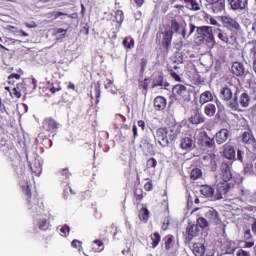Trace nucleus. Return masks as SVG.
<instances>
[{
  "label": "nucleus",
  "mask_w": 256,
  "mask_h": 256,
  "mask_svg": "<svg viewBox=\"0 0 256 256\" xmlns=\"http://www.w3.org/2000/svg\"><path fill=\"white\" fill-rule=\"evenodd\" d=\"M21 190L26 197V204L28 209L32 211V213L39 214L45 211V205H43V202L39 198V194L37 192L31 191L29 182H26V184L22 185Z\"/></svg>",
  "instance_id": "1"
},
{
  "label": "nucleus",
  "mask_w": 256,
  "mask_h": 256,
  "mask_svg": "<svg viewBox=\"0 0 256 256\" xmlns=\"http://www.w3.org/2000/svg\"><path fill=\"white\" fill-rule=\"evenodd\" d=\"M37 89V80L32 79L27 83H18L16 87L10 91L11 97L14 99H21V95H28V93H33Z\"/></svg>",
  "instance_id": "2"
},
{
  "label": "nucleus",
  "mask_w": 256,
  "mask_h": 256,
  "mask_svg": "<svg viewBox=\"0 0 256 256\" xmlns=\"http://www.w3.org/2000/svg\"><path fill=\"white\" fill-rule=\"evenodd\" d=\"M214 33L222 43L231 47L237 45V39H239V34H237V32L226 30L225 28H216L214 29Z\"/></svg>",
  "instance_id": "3"
},
{
  "label": "nucleus",
  "mask_w": 256,
  "mask_h": 256,
  "mask_svg": "<svg viewBox=\"0 0 256 256\" xmlns=\"http://www.w3.org/2000/svg\"><path fill=\"white\" fill-rule=\"evenodd\" d=\"M213 27L211 26H200L197 28V35L206 43L215 45V36L213 35Z\"/></svg>",
  "instance_id": "4"
},
{
  "label": "nucleus",
  "mask_w": 256,
  "mask_h": 256,
  "mask_svg": "<svg viewBox=\"0 0 256 256\" xmlns=\"http://www.w3.org/2000/svg\"><path fill=\"white\" fill-rule=\"evenodd\" d=\"M165 51H169L171 43H173V30H165L164 32H158L156 34V43H161Z\"/></svg>",
  "instance_id": "5"
},
{
  "label": "nucleus",
  "mask_w": 256,
  "mask_h": 256,
  "mask_svg": "<svg viewBox=\"0 0 256 256\" xmlns=\"http://www.w3.org/2000/svg\"><path fill=\"white\" fill-rule=\"evenodd\" d=\"M201 233V229H199V225L189 223L186 227V232L184 233V239L186 243H190L195 239V237L199 236Z\"/></svg>",
  "instance_id": "6"
},
{
  "label": "nucleus",
  "mask_w": 256,
  "mask_h": 256,
  "mask_svg": "<svg viewBox=\"0 0 256 256\" xmlns=\"http://www.w3.org/2000/svg\"><path fill=\"white\" fill-rule=\"evenodd\" d=\"M233 164L231 162H222L220 166V179L225 183H229L233 179V174L231 173V167Z\"/></svg>",
  "instance_id": "7"
},
{
  "label": "nucleus",
  "mask_w": 256,
  "mask_h": 256,
  "mask_svg": "<svg viewBox=\"0 0 256 256\" xmlns=\"http://www.w3.org/2000/svg\"><path fill=\"white\" fill-rule=\"evenodd\" d=\"M198 145L205 149H215V139L209 137L207 132H201L198 138Z\"/></svg>",
  "instance_id": "8"
},
{
  "label": "nucleus",
  "mask_w": 256,
  "mask_h": 256,
  "mask_svg": "<svg viewBox=\"0 0 256 256\" xmlns=\"http://www.w3.org/2000/svg\"><path fill=\"white\" fill-rule=\"evenodd\" d=\"M222 21L224 23V29H226L227 31H233L237 35L241 33V24H239L237 20L230 17H224Z\"/></svg>",
  "instance_id": "9"
},
{
  "label": "nucleus",
  "mask_w": 256,
  "mask_h": 256,
  "mask_svg": "<svg viewBox=\"0 0 256 256\" xmlns=\"http://www.w3.org/2000/svg\"><path fill=\"white\" fill-rule=\"evenodd\" d=\"M0 148L4 155H13L14 157H17V150H15V146L11 140L2 138L0 140Z\"/></svg>",
  "instance_id": "10"
},
{
  "label": "nucleus",
  "mask_w": 256,
  "mask_h": 256,
  "mask_svg": "<svg viewBox=\"0 0 256 256\" xmlns=\"http://www.w3.org/2000/svg\"><path fill=\"white\" fill-rule=\"evenodd\" d=\"M42 127L44 131H47L48 133H55L57 129H59V122H57L53 117L45 118Z\"/></svg>",
  "instance_id": "11"
},
{
  "label": "nucleus",
  "mask_w": 256,
  "mask_h": 256,
  "mask_svg": "<svg viewBox=\"0 0 256 256\" xmlns=\"http://www.w3.org/2000/svg\"><path fill=\"white\" fill-rule=\"evenodd\" d=\"M212 13H223L225 11V0H206Z\"/></svg>",
  "instance_id": "12"
},
{
  "label": "nucleus",
  "mask_w": 256,
  "mask_h": 256,
  "mask_svg": "<svg viewBox=\"0 0 256 256\" xmlns=\"http://www.w3.org/2000/svg\"><path fill=\"white\" fill-rule=\"evenodd\" d=\"M168 133L167 128H158L156 130V139L161 147H167V145H169Z\"/></svg>",
  "instance_id": "13"
},
{
  "label": "nucleus",
  "mask_w": 256,
  "mask_h": 256,
  "mask_svg": "<svg viewBox=\"0 0 256 256\" xmlns=\"http://www.w3.org/2000/svg\"><path fill=\"white\" fill-rule=\"evenodd\" d=\"M222 155L225 159H228L229 161H235V146L231 142L224 144Z\"/></svg>",
  "instance_id": "14"
},
{
  "label": "nucleus",
  "mask_w": 256,
  "mask_h": 256,
  "mask_svg": "<svg viewBox=\"0 0 256 256\" xmlns=\"http://www.w3.org/2000/svg\"><path fill=\"white\" fill-rule=\"evenodd\" d=\"M231 189V184L229 182H220L217 186V192L215 194V200L219 201L220 199H223V195H227L229 193V190Z\"/></svg>",
  "instance_id": "15"
},
{
  "label": "nucleus",
  "mask_w": 256,
  "mask_h": 256,
  "mask_svg": "<svg viewBox=\"0 0 256 256\" xmlns=\"http://www.w3.org/2000/svg\"><path fill=\"white\" fill-rule=\"evenodd\" d=\"M172 94H173V97L181 101L182 99H185L187 95V87L183 84H176L172 88Z\"/></svg>",
  "instance_id": "16"
},
{
  "label": "nucleus",
  "mask_w": 256,
  "mask_h": 256,
  "mask_svg": "<svg viewBox=\"0 0 256 256\" xmlns=\"http://www.w3.org/2000/svg\"><path fill=\"white\" fill-rule=\"evenodd\" d=\"M189 122L192 125H201V123H205V116L201 110L196 109L193 111L192 116L189 118Z\"/></svg>",
  "instance_id": "17"
},
{
  "label": "nucleus",
  "mask_w": 256,
  "mask_h": 256,
  "mask_svg": "<svg viewBox=\"0 0 256 256\" xmlns=\"http://www.w3.org/2000/svg\"><path fill=\"white\" fill-rule=\"evenodd\" d=\"M247 5H249V0H231L230 6L234 11H243V9H247Z\"/></svg>",
  "instance_id": "18"
},
{
  "label": "nucleus",
  "mask_w": 256,
  "mask_h": 256,
  "mask_svg": "<svg viewBox=\"0 0 256 256\" xmlns=\"http://www.w3.org/2000/svg\"><path fill=\"white\" fill-rule=\"evenodd\" d=\"M200 193L204 197H207L208 199H211L212 201H216L215 200V189H213V187H211L209 185H202L200 187Z\"/></svg>",
  "instance_id": "19"
},
{
  "label": "nucleus",
  "mask_w": 256,
  "mask_h": 256,
  "mask_svg": "<svg viewBox=\"0 0 256 256\" xmlns=\"http://www.w3.org/2000/svg\"><path fill=\"white\" fill-rule=\"evenodd\" d=\"M215 139L217 145H223L229 139V130L228 129H221L219 132L215 134Z\"/></svg>",
  "instance_id": "20"
},
{
  "label": "nucleus",
  "mask_w": 256,
  "mask_h": 256,
  "mask_svg": "<svg viewBox=\"0 0 256 256\" xmlns=\"http://www.w3.org/2000/svg\"><path fill=\"white\" fill-rule=\"evenodd\" d=\"M255 246V241H253V235L251 234V230H246L244 232V249H251V247Z\"/></svg>",
  "instance_id": "21"
},
{
  "label": "nucleus",
  "mask_w": 256,
  "mask_h": 256,
  "mask_svg": "<svg viewBox=\"0 0 256 256\" xmlns=\"http://www.w3.org/2000/svg\"><path fill=\"white\" fill-rule=\"evenodd\" d=\"M154 107L156 111H163L167 107V99L163 96H157L154 99Z\"/></svg>",
  "instance_id": "22"
},
{
  "label": "nucleus",
  "mask_w": 256,
  "mask_h": 256,
  "mask_svg": "<svg viewBox=\"0 0 256 256\" xmlns=\"http://www.w3.org/2000/svg\"><path fill=\"white\" fill-rule=\"evenodd\" d=\"M133 197L136 205H141V201H143V199L145 198V193L143 192V188L134 187Z\"/></svg>",
  "instance_id": "23"
},
{
  "label": "nucleus",
  "mask_w": 256,
  "mask_h": 256,
  "mask_svg": "<svg viewBox=\"0 0 256 256\" xmlns=\"http://www.w3.org/2000/svg\"><path fill=\"white\" fill-rule=\"evenodd\" d=\"M242 143H244V145L253 146L256 143V138L255 135H253V132H243Z\"/></svg>",
  "instance_id": "24"
},
{
  "label": "nucleus",
  "mask_w": 256,
  "mask_h": 256,
  "mask_svg": "<svg viewBox=\"0 0 256 256\" xmlns=\"http://www.w3.org/2000/svg\"><path fill=\"white\" fill-rule=\"evenodd\" d=\"M232 73L236 75V77H243L245 75V67L241 62H234L232 65Z\"/></svg>",
  "instance_id": "25"
},
{
  "label": "nucleus",
  "mask_w": 256,
  "mask_h": 256,
  "mask_svg": "<svg viewBox=\"0 0 256 256\" xmlns=\"http://www.w3.org/2000/svg\"><path fill=\"white\" fill-rule=\"evenodd\" d=\"M164 247L167 251H171L175 247V236L168 234L163 238Z\"/></svg>",
  "instance_id": "26"
},
{
  "label": "nucleus",
  "mask_w": 256,
  "mask_h": 256,
  "mask_svg": "<svg viewBox=\"0 0 256 256\" xmlns=\"http://www.w3.org/2000/svg\"><path fill=\"white\" fill-rule=\"evenodd\" d=\"M184 7L189 11H201V6L197 0H185Z\"/></svg>",
  "instance_id": "27"
},
{
  "label": "nucleus",
  "mask_w": 256,
  "mask_h": 256,
  "mask_svg": "<svg viewBox=\"0 0 256 256\" xmlns=\"http://www.w3.org/2000/svg\"><path fill=\"white\" fill-rule=\"evenodd\" d=\"M220 97L223 101H231L233 99V91L231 88L225 86L220 90Z\"/></svg>",
  "instance_id": "28"
},
{
  "label": "nucleus",
  "mask_w": 256,
  "mask_h": 256,
  "mask_svg": "<svg viewBox=\"0 0 256 256\" xmlns=\"http://www.w3.org/2000/svg\"><path fill=\"white\" fill-rule=\"evenodd\" d=\"M240 107L247 109L251 105V97L247 92H243L239 97Z\"/></svg>",
  "instance_id": "29"
},
{
  "label": "nucleus",
  "mask_w": 256,
  "mask_h": 256,
  "mask_svg": "<svg viewBox=\"0 0 256 256\" xmlns=\"http://www.w3.org/2000/svg\"><path fill=\"white\" fill-rule=\"evenodd\" d=\"M179 69V66L174 65L173 67H168V73L174 81H177L178 83H181L183 80L181 79V76L179 75V72L177 71Z\"/></svg>",
  "instance_id": "30"
},
{
  "label": "nucleus",
  "mask_w": 256,
  "mask_h": 256,
  "mask_svg": "<svg viewBox=\"0 0 256 256\" xmlns=\"http://www.w3.org/2000/svg\"><path fill=\"white\" fill-rule=\"evenodd\" d=\"M180 147L184 151H191V149H193V139L191 137L182 138Z\"/></svg>",
  "instance_id": "31"
},
{
  "label": "nucleus",
  "mask_w": 256,
  "mask_h": 256,
  "mask_svg": "<svg viewBox=\"0 0 256 256\" xmlns=\"http://www.w3.org/2000/svg\"><path fill=\"white\" fill-rule=\"evenodd\" d=\"M228 107L231 109V111H238L241 112L243 109H241V104L239 103V98H237V94L234 95V98L229 100Z\"/></svg>",
  "instance_id": "32"
},
{
  "label": "nucleus",
  "mask_w": 256,
  "mask_h": 256,
  "mask_svg": "<svg viewBox=\"0 0 256 256\" xmlns=\"http://www.w3.org/2000/svg\"><path fill=\"white\" fill-rule=\"evenodd\" d=\"M30 169L32 173L36 175V177H39V175H41V173L43 172V166L41 165L39 160H35L33 164L30 165Z\"/></svg>",
  "instance_id": "33"
},
{
  "label": "nucleus",
  "mask_w": 256,
  "mask_h": 256,
  "mask_svg": "<svg viewBox=\"0 0 256 256\" xmlns=\"http://www.w3.org/2000/svg\"><path fill=\"white\" fill-rule=\"evenodd\" d=\"M170 5H173L174 9L184 13L185 12V0H168Z\"/></svg>",
  "instance_id": "34"
},
{
  "label": "nucleus",
  "mask_w": 256,
  "mask_h": 256,
  "mask_svg": "<svg viewBox=\"0 0 256 256\" xmlns=\"http://www.w3.org/2000/svg\"><path fill=\"white\" fill-rule=\"evenodd\" d=\"M205 216L209 223H215V221H219V213L215 209H210L208 212H206Z\"/></svg>",
  "instance_id": "35"
},
{
  "label": "nucleus",
  "mask_w": 256,
  "mask_h": 256,
  "mask_svg": "<svg viewBox=\"0 0 256 256\" xmlns=\"http://www.w3.org/2000/svg\"><path fill=\"white\" fill-rule=\"evenodd\" d=\"M192 251L195 256H203L205 255V246L201 243H194Z\"/></svg>",
  "instance_id": "36"
},
{
  "label": "nucleus",
  "mask_w": 256,
  "mask_h": 256,
  "mask_svg": "<svg viewBox=\"0 0 256 256\" xmlns=\"http://www.w3.org/2000/svg\"><path fill=\"white\" fill-rule=\"evenodd\" d=\"M105 249V243H103L101 240L97 239L94 240L92 243V251L94 253H101Z\"/></svg>",
  "instance_id": "37"
},
{
  "label": "nucleus",
  "mask_w": 256,
  "mask_h": 256,
  "mask_svg": "<svg viewBox=\"0 0 256 256\" xmlns=\"http://www.w3.org/2000/svg\"><path fill=\"white\" fill-rule=\"evenodd\" d=\"M209 101H213V93L211 91H205L200 95V103L201 105H205V103H209Z\"/></svg>",
  "instance_id": "38"
},
{
  "label": "nucleus",
  "mask_w": 256,
  "mask_h": 256,
  "mask_svg": "<svg viewBox=\"0 0 256 256\" xmlns=\"http://www.w3.org/2000/svg\"><path fill=\"white\" fill-rule=\"evenodd\" d=\"M217 112V107L215 104H207L204 108V113L207 115V117H213L215 113Z\"/></svg>",
  "instance_id": "39"
},
{
  "label": "nucleus",
  "mask_w": 256,
  "mask_h": 256,
  "mask_svg": "<svg viewBox=\"0 0 256 256\" xmlns=\"http://www.w3.org/2000/svg\"><path fill=\"white\" fill-rule=\"evenodd\" d=\"M150 239L152 241V243H151L152 249H156V247L159 245V243H161V235L159 234V232H154L150 236Z\"/></svg>",
  "instance_id": "40"
},
{
  "label": "nucleus",
  "mask_w": 256,
  "mask_h": 256,
  "mask_svg": "<svg viewBox=\"0 0 256 256\" xmlns=\"http://www.w3.org/2000/svg\"><path fill=\"white\" fill-rule=\"evenodd\" d=\"M122 45L125 47V49H133L135 47V39L131 36H127L124 38Z\"/></svg>",
  "instance_id": "41"
},
{
  "label": "nucleus",
  "mask_w": 256,
  "mask_h": 256,
  "mask_svg": "<svg viewBox=\"0 0 256 256\" xmlns=\"http://www.w3.org/2000/svg\"><path fill=\"white\" fill-rule=\"evenodd\" d=\"M201 177H203V171H201V169L199 168L192 169L190 173V178L192 179V181H197V179H201Z\"/></svg>",
  "instance_id": "42"
},
{
  "label": "nucleus",
  "mask_w": 256,
  "mask_h": 256,
  "mask_svg": "<svg viewBox=\"0 0 256 256\" xmlns=\"http://www.w3.org/2000/svg\"><path fill=\"white\" fill-rule=\"evenodd\" d=\"M37 225L40 231H47V229H49V221L45 218L38 220Z\"/></svg>",
  "instance_id": "43"
},
{
  "label": "nucleus",
  "mask_w": 256,
  "mask_h": 256,
  "mask_svg": "<svg viewBox=\"0 0 256 256\" xmlns=\"http://www.w3.org/2000/svg\"><path fill=\"white\" fill-rule=\"evenodd\" d=\"M63 16L67 17V13L53 11V12H49L47 14L48 19H52L53 21H55L56 19H59V17H63Z\"/></svg>",
  "instance_id": "44"
},
{
  "label": "nucleus",
  "mask_w": 256,
  "mask_h": 256,
  "mask_svg": "<svg viewBox=\"0 0 256 256\" xmlns=\"http://www.w3.org/2000/svg\"><path fill=\"white\" fill-rule=\"evenodd\" d=\"M244 175H255V166L252 163H246L244 165Z\"/></svg>",
  "instance_id": "45"
},
{
  "label": "nucleus",
  "mask_w": 256,
  "mask_h": 256,
  "mask_svg": "<svg viewBox=\"0 0 256 256\" xmlns=\"http://www.w3.org/2000/svg\"><path fill=\"white\" fill-rule=\"evenodd\" d=\"M163 83H164L163 75L156 76L152 83V89H155V87H163Z\"/></svg>",
  "instance_id": "46"
},
{
  "label": "nucleus",
  "mask_w": 256,
  "mask_h": 256,
  "mask_svg": "<svg viewBox=\"0 0 256 256\" xmlns=\"http://www.w3.org/2000/svg\"><path fill=\"white\" fill-rule=\"evenodd\" d=\"M94 97L96 99V105L99 103V97H101V82H97L94 85Z\"/></svg>",
  "instance_id": "47"
},
{
  "label": "nucleus",
  "mask_w": 256,
  "mask_h": 256,
  "mask_svg": "<svg viewBox=\"0 0 256 256\" xmlns=\"http://www.w3.org/2000/svg\"><path fill=\"white\" fill-rule=\"evenodd\" d=\"M139 219L141 221H148L149 220V209L141 208L139 211Z\"/></svg>",
  "instance_id": "48"
},
{
  "label": "nucleus",
  "mask_w": 256,
  "mask_h": 256,
  "mask_svg": "<svg viewBox=\"0 0 256 256\" xmlns=\"http://www.w3.org/2000/svg\"><path fill=\"white\" fill-rule=\"evenodd\" d=\"M199 229H205L206 227H209V222H207V219H205L204 217H200L197 219V224Z\"/></svg>",
  "instance_id": "49"
},
{
  "label": "nucleus",
  "mask_w": 256,
  "mask_h": 256,
  "mask_svg": "<svg viewBox=\"0 0 256 256\" xmlns=\"http://www.w3.org/2000/svg\"><path fill=\"white\" fill-rule=\"evenodd\" d=\"M193 83L194 85H202V83H205V79L199 75V72H196L193 75Z\"/></svg>",
  "instance_id": "50"
},
{
  "label": "nucleus",
  "mask_w": 256,
  "mask_h": 256,
  "mask_svg": "<svg viewBox=\"0 0 256 256\" xmlns=\"http://www.w3.org/2000/svg\"><path fill=\"white\" fill-rule=\"evenodd\" d=\"M115 20L119 25H121V23H123V21H125V16L123 15V10L116 11Z\"/></svg>",
  "instance_id": "51"
},
{
  "label": "nucleus",
  "mask_w": 256,
  "mask_h": 256,
  "mask_svg": "<svg viewBox=\"0 0 256 256\" xmlns=\"http://www.w3.org/2000/svg\"><path fill=\"white\" fill-rule=\"evenodd\" d=\"M179 29H181V25H179V22L177 19H172L171 20V31L174 33H179Z\"/></svg>",
  "instance_id": "52"
},
{
  "label": "nucleus",
  "mask_w": 256,
  "mask_h": 256,
  "mask_svg": "<svg viewBox=\"0 0 256 256\" xmlns=\"http://www.w3.org/2000/svg\"><path fill=\"white\" fill-rule=\"evenodd\" d=\"M155 167H157V159L149 158L146 161V169H155Z\"/></svg>",
  "instance_id": "53"
},
{
  "label": "nucleus",
  "mask_w": 256,
  "mask_h": 256,
  "mask_svg": "<svg viewBox=\"0 0 256 256\" xmlns=\"http://www.w3.org/2000/svg\"><path fill=\"white\" fill-rule=\"evenodd\" d=\"M150 83H151V80H149V78H145L143 81L139 82V89H143L144 91H147V89H149Z\"/></svg>",
  "instance_id": "54"
},
{
  "label": "nucleus",
  "mask_w": 256,
  "mask_h": 256,
  "mask_svg": "<svg viewBox=\"0 0 256 256\" xmlns=\"http://www.w3.org/2000/svg\"><path fill=\"white\" fill-rule=\"evenodd\" d=\"M71 245H72V247H74V249H78V251H81L83 249V242H81L77 239H74L71 242Z\"/></svg>",
  "instance_id": "55"
},
{
  "label": "nucleus",
  "mask_w": 256,
  "mask_h": 256,
  "mask_svg": "<svg viewBox=\"0 0 256 256\" xmlns=\"http://www.w3.org/2000/svg\"><path fill=\"white\" fill-rule=\"evenodd\" d=\"M60 175L63 179H69L71 177V173L69 172V168H64L60 171Z\"/></svg>",
  "instance_id": "56"
},
{
  "label": "nucleus",
  "mask_w": 256,
  "mask_h": 256,
  "mask_svg": "<svg viewBox=\"0 0 256 256\" xmlns=\"http://www.w3.org/2000/svg\"><path fill=\"white\" fill-rule=\"evenodd\" d=\"M7 45H17V43H21V40H16L13 38H5V42Z\"/></svg>",
  "instance_id": "57"
},
{
  "label": "nucleus",
  "mask_w": 256,
  "mask_h": 256,
  "mask_svg": "<svg viewBox=\"0 0 256 256\" xmlns=\"http://www.w3.org/2000/svg\"><path fill=\"white\" fill-rule=\"evenodd\" d=\"M71 231V228H69L68 225H64L61 227L60 232L63 234L64 237L69 235V232Z\"/></svg>",
  "instance_id": "58"
},
{
  "label": "nucleus",
  "mask_w": 256,
  "mask_h": 256,
  "mask_svg": "<svg viewBox=\"0 0 256 256\" xmlns=\"http://www.w3.org/2000/svg\"><path fill=\"white\" fill-rule=\"evenodd\" d=\"M140 73H145V67H147V59L146 58H142L141 62H140Z\"/></svg>",
  "instance_id": "59"
},
{
  "label": "nucleus",
  "mask_w": 256,
  "mask_h": 256,
  "mask_svg": "<svg viewBox=\"0 0 256 256\" xmlns=\"http://www.w3.org/2000/svg\"><path fill=\"white\" fill-rule=\"evenodd\" d=\"M189 27H190V31L189 33L187 34V37H191V35H193V33H195V29L197 30V26H195V24L193 23H190L189 24Z\"/></svg>",
  "instance_id": "60"
},
{
  "label": "nucleus",
  "mask_w": 256,
  "mask_h": 256,
  "mask_svg": "<svg viewBox=\"0 0 256 256\" xmlns=\"http://www.w3.org/2000/svg\"><path fill=\"white\" fill-rule=\"evenodd\" d=\"M243 155H245L243 150H237V160L240 161V163H243Z\"/></svg>",
  "instance_id": "61"
},
{
  "label": "nucleus",
  "mask_w": 256,
  "mask_h": 256,
  "mask_svg": "<svg viewBox=\"0 0 256 256\" xmlns=\"http://www.w3.org/2000/svg\"><path fill=\"white\" fill-rule=\"evenodd\" d=\"M250 54L252 55L253 61L256 60V43L253 44L252 48L250 49Z\"/></svg>",
  "instance_id": "62"
},
{
  "label": "nucleus",
  "mask_w": 256,
  "mask_h": 256,
  "mask_svg": "<svg viewBox=\"0 0 256 256\" xmlns=\"http://www.w3.org/2000/svg\"><path fill=\"white\" fill-rule=\"evenodd\" d=\"M144 189H145V191H153V183L147 182V183L144 185Z\"/></svg>",
  "instance_id": "63"
},
{
  "label": "nucleus",
  "mask_w": 256,
  "mask_h": 256,
  "mask_svg": "<svg viewBox=\"0 0 256 256\" xmlns=\"http://www.w3.org/2000/svg\"><path fill=\"white\" fill-rule=\"evenodd\" d=\"M237 256H251L249 254V252L243 250V249H240L238 252H237Z\"/></svg>",
  "instance_id": "64"
}]
</instances>
